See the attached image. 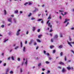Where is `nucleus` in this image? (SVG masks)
Returning a JSON list of instances; mask_svg holds the SVG:
<instances>
[{
    "instance_id": "obj_60",
    "label": "nucleus",
    "mask_w": 74,
    "mask_h": 74,
    "mask_svg": "<svg viewBox=\"0 0 74 74\" xmlns=\"http://www.w3.org/2000/svg\"><path fill=\"white\" fill-rule=\"evenodd\" d=\"M59 18L60 19H62V17H61V16H59Z\"/></svg>"
},
{
    "instance_id": "obj_8",
    "label": "nucleus",
    "mask_w": 74,
    "mask_h": 74,
    "mask_svg": "<svg viewBox=\"0 0 74 74\" xmlns=\"http://www.w3.org/2000/svg\"><path fill=\"white\" fill-rule=\"evenodd\" d=\"M23 51L24 52H26V47H23Z\"/></svg>"
},
{
    "instance_id": "obj_9",
    "label": "nucleus",
    "mask_w": 74,
    "mask_h": 74,
    "mask_svg": "<svg viewBox=\"0 0 74 74\" xmlns=\"http://www.w3.org/2000/svg\"><path fill=\"white\" fill-rule=\"evenodd\" d=\"M48 26L49 27H50V28L51 29L52 28V25H51V23H49L48 24Z\"/></svg>"
},
{
    "instance_id": "obj_16",
    "label": "nucleus",
    "mask_w": 74,
    "mask_h": 74,
    "mask_svg": "<svg viewBox=\"0 0 74 74\" xmlns=\"http://www.w3.org/2000/svg\"><path fill=\"white\" fill-rule=\"evenodd\" d=\"M18 48H19V46H17L14 48V49H15V50H16V49H18Z\"/></svg>"
},
{
    "instance_id": "obj_35",
    "label": "nucleus",
    "mask_w": 74,
    "mask_h": 74,
    "mask_svg": "<svg viewBox=\"0 0 74 74\" xmlns=\"http://www.w3.org/2000/svg\"><path fill=\"white\" fill-rule=\"evenodd\" d=\"M36 30V27H33V31H34Z\"/></svg>"
},
{
    "instance_id": "obj_27",
    "label": "nucleus",
    "mask_w": 74,
    "mask_h": 74,
    "mask_svg": "<svg viewBox=\"0 0 74 74\" xmlns=\"http://www.w3.org/2000/svg\"><path fill=\"white\" fill-rule=\"evenodd\" d=\"M21 48H22V47H23V45L22 44V41H21Z\"/></svg>"
},
{
    "instance_id": "obj_61",
    "label": "nucleus",
    "mask_w": 74,
    "mask_h": 74,
    "mask_svg": "<svg viewBox=\"0 0 74 74\" xmlns=\"http://www.w3.org/2000/svg\"><path fill=\"white\" fill-rule=\"evenodd\" d=\"M44 6H45V5L43 4L42 5V7H44Z\"/></svg>"
},
{
    "instance_id": "obj_31",
    "label": "nucleus",
    "mask_w": 74,
    "mask_h": 74,
    "mask_svg": "<svg viewBox=\"0 0 74 74\" xmlns=\"http://www.w3.org/2000/svg\"><path fill=\"white\" fill-rule=\"evenodd\" d=\"M50 47L51 49H52V48H53L54 47V46H51Z\"/></svg>"
},
{
    "instance_id": "obj_36",
    "label": "nucleus",
    "mask_w": 74,
    "mask_h": 74,
    "mask_svg": "<svg viewBox=\"0 0 74 74\" xmlns=\"http://www.w3.org/2000/svg\"><path fill=\"white\" fill-rule=\"evenodd\" d=\"M20 73H22V68H20Z\"/></svg>"
},
{
    "instance_id": "obj_43",
    "label": "nucleus",
    "mask_w": 74,
    "mask_h": 74,
    "mask_svg": "<svg viewBox=\"0 0 74 74\" xmlns=\"http://www.w3.org/2000/svg\"><path fill=\"white\" fill-rule=\"evenodd\" d=\"M3 66H6V63H5L3 64Z\"/></svg>"
},
{
    "instance_id": "obj_50",
    "label": "nucleus",
    "mask_w": 74,
    "mask_h": 74,
    "mask_svg": "<svg viewBox=\"0 0 74 74\" xmlns=\"http://www.w3.org/2000/svg\"><path fill=\"white\" fill-rule=\"evenodd\" d=\"M50 72H51V71H47L48 73H50Z\"/></svg>"
},
{
    "instance_id": "obj_37",
    "label": "nucleus",
    "mask_w": 74,
    "mask_h": 74,
    "mask_svg": "<svg viewBox=\"0 0 74 74\" xmlns=\"http://www.w3.org/2000/svg\"><path fill=\"white\" fill-rule=\"evenodd\" d=\"M43 53H44V54H45V55H47V53H46V51L45 50H44L43 51Z\"/></svg>"
},
{
    "instance_id": "obj_13",
    "label": "nucleus",
    "mask_w": 74,
    "mask_h": 74,
    "mask_svg": "<svg viewBox=\"0 0 74 74\" xmlns=\"http://www.w3.org/2000/svg\"><path fill=\"white\" fill-rule=\"evenodd\" d=\"M62 47H63V46L62 45H60L59 46L58 48H59V49H60L61 48H62Z\"/></svg>"
},
{
    "instance_id": "obj_24",
    "label": "nucleus",
    "mask_w": 74,
    "mask_h": 74,
    "mask_svg": "<svg viewBox=\"0 0 74 74\" xmlns=\"http://www.w3.org/2000/svg\"><path fill=\"white\" fill-rule=\"evenodd\" d=\"M27 60H26V61L25 62V64L26 66H27Z\"/></svg>"
},
{
    "instance_id": "obj_56",
    "label": "nucleus",
    "mask_w": 74,
    "mask_h": 74,
    "mask_svg": "<svg viewBox=\"0 0 74 74\" xmlns=\"http://www.w3.org/2000/svg\"><path fill=\"white\" fill-rule=\"evenodd\" d=\"M34 19H35V18H31V20H34Z\"/></svg>"
},
{
    "instance_id": "obj_18",
    "label": "nucleus",
    "mask_w": 74,
    "mask_h": 74,
    "mask_svg": "<svg viewBox=\"0 0 74 74\" xmlns=\"http://www.w3.org/2000/svg\"><path fill=\"white\" fill-rule=\"evenodd\" d=\"M8 39H4L3 42H5L6 41H8Z\"/></svg>"
},
{
    "instance_id": "obj_64",
    "label": "nucleus",
    "mask_w": 74,
    "mask_h": 74,
    "mask_svg": "<svg viewBox=\"0 0 74 74\" xmlns=\"http://www.w3.org/2000/svg\"><path fill=\"white\" fill-rule=\"evenodd\" d=\"M71 62V60H69L68 61V63H70V62Z\"/></svg>"
},
{
    "instance_id": "obj_34",
    "label": "nucleus",
    "mask_w": 74,
    "mask_h": 74,
    "mask_svg": "<svg viewBox=\"0 0 74 74\" xmlns=\"http://www.w3.org/2000/svg\"><path fill=\"white\" fill-rule=\"evenodd\" d=\"M31 15H32V13H29V15H28V17H29L30 16H31Z\"/></svg>"
},
{
    "instance_id": "obj_3",
    "label": "nucleus",
    "mask_w": 74,
    "mask_h": 74,
    "mask_svg": "<svg viewBox=\"0 0 74 74\" xmlns=\"http://www.w3.org/2000/svg\"><path fill=\"white\" fill-rule=\"evenodd\" d=\"M68 44L71 47H72V45H71V44H74V42H69L68 41Z\"/></svg>"
},
{
    "instance_id": "obj_22",
    "label": "nucleus",
    "mask_w": 74,
    "mask_h": 74,
    "mask_svg": "<svg viewBox=\"0 0 74 74\" xmlns=\"http://www.w3.org/2000/svg\"><path fill=\"white\" fill-rule=\"evenodd\" d=\"M42 35L40 34L38 36V38H40L41 37H42Z\"/></svg>"
},
{
    "instance_id": "obj_40",
    "label": "nucleus",
    "mask_w": 74,
    "mask_h": 74,
    "mask_svg": "<svg viewBox=\"0 0 74 74\" xmlns=\"http://www.w3.org/2000/svg\"><path fill=\"white\" fill-rule=\"evenodd\" d=\"M27 4H28V3L27 2L26 3H25L24 5H27Z\"/></svg>"
},
{
    "instance_id": "obj_41",
    "label": "nucleus",
    "mask_w": 74,
    "mask_h": 74,
    "mask_svg": "<svg viewBox=\"0 0 74 74\" xmlns=\"http://www.w3.org/2000/svg\"><path fill=\"white\" fill-rule=\"evenodd\" d=\"M1 27L2 28L4 27V25H2L1 26Z\"/></svg>"
},
{
    "instance_id": "obj_15",
    "label": "nucleus",
    "mask_w": 74,
    "mask_h": 74,
    "mask_svg": "<svg viewBox=\"0 0 74 74\" xmlns=\"http://www.w3.org/2000/svg\"><path fill=\"white\" fill-rule=\"evenodd\" d=\"M10 70V69L9 68H8L7 69H6V72L7 73H8V71H9Z\"/></svg>"
},
{
    "instance_id": "obj_54",
    "label": "nucleus",
    "mask_w": 74,
    "mask_h": 74,
    "mask_svg": "<svg viewBox=\"0 0 74 74\" xmlns=\"http://www.w3.org/2000/svg\"><path fill=\"white\" fill-rule=\"evenodd\" d=\"M29 34V31H27L26 33V34Z\"/></svg>"
},
{
    "instance_id": "obj_14",
    "label": "nucleus",
    "mask_w": 74,
    "mask_h": 74,
    "mask_svg": "<svg viewBox=\"0 0 74 74\" xmlns=\"http://www.w3.org/2000/svg\"><path fill=\"white\" fill-rule=\"evenodd\" d=\"M51 14L49 15L48 18H47V19H51Z\"/></svg>"
},
{
    "instance_id": "obj_30",
    "label": "nucleus",
    "mask_w": 74,
    "mask_h": 74,
    "mask_svg": "<svg viewBox=\"0 0 74 74\" xmlns=\"http://www.w3.org/2000/svg\"><path fill=\"white\" fill-rule=\"evenodd\" d=\"M37 45V42H34V45Z\"/></svg>"
},
{
    "instance_id": "obj_62",
    "label": "nucleus",
    "mask_w": 74,
    "mask_h": 74,
    "mask_svg": "<svg viewBox=\"0 0 74 74\" xmlns=\"http://www.w3.org/2000/svg\"><path fill=\"white\" fill-rule=\"evenodd\" d=\"M11 25V23H9V24H8V26H10V25Z\"/></svg>"
},
{
    "instance_id": "obj_32",
    "label": "nucleus",
    "mask_w": 74,
    "mask_h": 74,
    "mask_svg": "<svg viewBox=\"0 0 74 74\" xmlns=\"http://www.w3.org/2000/svg\"><path fill=\"white\" fill-rule=\"evenodd\" d=\"M10 74H13L14 73V72L12 71H11L10 72Z\"/></svg>"
},
{
    "instance_id": "obj_1",
    "label": "nucleus",
    "mask_w": 74,
    "mask_h": 74,
    "mask_svg": "<svg viewBox=\"0 0 74 74\" xmlns=\"http://www.w3.org/2000/svg\"><path fill=\"white\" fill-rule=\"evenodd\" d=\"M21 29H18L16 33V36H19V35H20V32H21Z\"/></svg>"
},
{
    "instance_id": "obj_2",
    "label": "nucleus",
    "mask_w": 74,
    "mask_h": 74,
    "mask_svg": "<svg viewBox=\"0 0 74 74\" xmlns=\"http://www.w3.org/2000/svg\"><path fill=\"white\" fill-rule=\"evenodd\" d=\"M60 12H61V14L62 15H63L64 16V15H66L67 14V12H64L62 10H59Z\"/></svg>"
},
{
    "instance_id": "obj_26",
    "label": "nucleus",
    "mask_w": 74,
    "mask_h": 74,
    "mask_svg": "<svg viewBox=\"0 0 74 74\" xmlns=\"http://www.w3.org/2000/svg\"><path fill=\"white\" fill-rule=\"evenodd\" d=\"M11 58L12 60H14V57L13 56H12Z\"/></svg>"
},
{
    "instance_id": "obj_33",
    "label": "nucleus",
    "mask_w": 74,
    "mask_h": 74,
    "mask_svg": "<svg viewBox=\"0 0 74 74\" xmlns=\"http://www.w3.org/2000/svg\"><path fill=\"white\" fill-rule=\"evenodd\" d=\"M17 60H18V62L21 61V59H20V58H17Z\"/></svg>"
},
{
    "instance_id": "obj_7",
    "label": "nucleus",
    "mask_w": 74,
    "mask_h": 74,
    "mask_svg": "<svg viewBox=\"0 0 74 74\" xmlns=\"http://www.w3.org/2000/svg\"><path fill=\"white\" fill-rule=\"evenodd\" d=\"M58 38V35L57 34L55 35L54 37V39H56V38Z\"/></svg>"
},
{
    "instance_id": "obj_63",
    "label": "nucleus",
    "mask_w": 74,
    "mask_h": 74,
    "mask_svg": "<svg viewBox=\"0 0 74 74\" xmlns=\"http://www.w3.org/2000/svg\"><path fill=\"white\" fill-rule=\"evenodd\" d=\"M49 20H48V21H47V24H48V23H49Z\"/></svg>"
},
{
    "instance_id": "obj_20",
    "label": "nucleus",
    "mask_w": 74,
    "mask_h": 74,
    "mask_svg": "<svg viewBox=\"0 0 74 74\" xmlns=\"http://www.w3.org/2000/svg\"><path fill=\"white\" fill-rule=\"evenodd\" d=\"M36 41H37V42H41V40L38 39H37L36 40Z\"/></svg>"
},
{
    "instance_id": "obj_53",
    "label": "nucleus",
    "mask_w": 74,
    "mask_h": 74,
    "mask_svg": "<svg viewBox=\"0 0 74 74\" xmlns=\"http://www.w3.org/2000/svg\"><path fill=\"white\" fill-rule=\"evenodd\" d=\"M20 14H22V13H23V12H22V11H20Z\"/></svg>"
},
{
    "instance_id": "obj_10",
    "label": "nucleus",
    "mask_w": 74,
    "mask_h": 74,
    "mask_svg": "<svg viewBox=\"0 0 74 74\" xmlns=\"http://www.w3.org/2000/svg\"><path fill=\"white\" fill-rule=\"evenodd\" d=\"M67 69L69 70H70L71 69V68H70V65L68 66L67 67Z\"/></svg>"
},
{
    "instance_id": "obj_57",
    "label": "nucleus",
    "mask_w": 74,
    "mask_h": 74,
    "mask_svg": "<svg viewBox=\"0 0 74 74\" xmlns=\"http://www.w3.org/2000/svg\"><path fill=\"white\" fill-rule=\"evenodd\" d=\"M55 52H56L55 50H53V53H55Z\"/></svg>"
},
{
    "instance_id": "obj_59",
    "label": "nucleus",
    "mask_w": 74,
    "mask_h": 74,
    "mask_svg": "<svg viewBox=\"0 0 74 74\" xmlns=\"http://www.w3.org/2000/svg\"><path fill=\"white\" fill-rule=\"evenodd\" d=\"M71 30H74V27L71 28Z\"/></svg>"
},
{
    "instance_id": "obj_19",
    "label": "nucleus",
    "mask_w": 74,
    "mask_h": 74,
    "mask_svg": "<svg viewBox=\"0 0 74 74\" xmlns=\"http://www.w3.org/2000/svg\"><path fill=\"white\" fill-rule=\"evenodd\" d=\"M41 65V63H39L38 64V67H40Z\"/></svg>"
},
{
    "instance_id": "obj_11",
    "label": "nucleus",
    "mask_w": 74,
    "mask_h": 74,
    "mask_svg": "<svg viewBox=\"0 0 74 74\" xmlns=\"http://www.w3.org/2000/svg\"><path fill=\"white\" fill-rule=\"evenodd\" d=\"M59 64H61V65H64V64L63 62H60L59 63Z\"/></svg>"
},
{
    "instance_id": "obj_55",
    "label": "nucleus",
    "mask_w": 74,
    "mask_h": 74,
    "mask_svg": "<svg viewBox=\"0 0 74 74\" xmlns=\"http://www.w3.org/2000/svg\"><path fill=\"white\" fill-rule=\"evenodd\" d=\"M69 24V23L68 22L67 23V24L66 25V26H67V25H68Z\"/></svg>"
},
{
    "instance_id": "obj_48",
    "label": "nucleus",
    "mask_w": 74,
    "mask_h": 74,
    "mask_svg": "<svg viewBox=\"0 0 74 74\" xmlns=\"http://www.w3.org/2000/svg\"><path fill=\"white\" fill-rule=\"evenodd\" d=\"M32 42H30L29 43V45H32Z\"/></svg>"
},
{
    "instance_id": "obj_38",
    "label": "nucleus",
    "mask_w": 74,
    "mask_h": 74,
    "mask_svg": "<svg viewBox=\"0 0 74 74\" xmlns=\"http://www.w3.org/2000/svg\"><path fill=\"white\" fill-rule=\"evenodd\" d=\"M60 55L61 56H63V52H61V53H60Z\"/></svg>"
},
{
    "instance_id": "obj_5",
    "label": "nucleus",
    "mask_w": 74,
    "mask_h": 74,
    "mask_svg": "<svg viewBox=\"0 0 74 74\" xmlns=\"http://www.w3.org/2000/svg\"><path fill=\"white\" fill-rule=\"evenodd\" d=\"M8 20L9 22L12 23V18H8Z\"/></svg>"
},
{
    "instance_id": "obj_29",
    "label": "nucleus",
    "mask_w": 74,
    "mask_h": 74,
    "mask_svg": "<svg viewBox=\"0 0 74 74\" xmlns=\"http://www.w3.org/2000/svg\"><path fill=\"white\" fill-rule=\"evenodd\" d=\"M60 37H63V34L62 33H60Z\"/></svg>"
},
{
    "instance_id": "obj_39",
    "label": "nucleus",
    "mask_w": 74,
    "mask_h": 74,
    "mask_svg": "<svg viewBox=\"0 0 74 74\" xmlns=\"http://www.w3.org/2000/svg\"><path fill=\"white\" fill-rule=\"evenodd\" d=\"M33 41H34V40L33 39H31V41H30V42H33Z\"/></svg>"
},
{
    "instance_id": "obj_47",
    "label": "nucleus",
    "mask_w": 74,
    "mask_h": 74,
    "mask_svg": "<svg viewBox=\"0 0 74 74\" xmlns=\"http://www.w3.org/2000/svg\"><path fill=\"white\" fill-rule=\"evenodd\" d=\"M35 10L36 11H38V9L37 8H35Z\"/></svg>"
},
{
    "instance_id": "obj_42",
    "label": "nucleus",
    "mask_w": 74,
    "mask_h": 74,
    "mask_svg": "<svg viewBox=\"0 0 74 74\" xmlns=\"http://www.w3.org/2000/svg\"><path fill=\"white\" fill-rule=\"evenodd\" d=\"M71 51L73 53V54H74V51H73V50H71Z\"/></svg>"
},
{
    "instance_id": "obj_25",
    "label": "nucleus",
    "mask_w": 74,
    "mask_h": 74,
    "mask_svg": "<svg viewBox=\"0 0 74 74\" xmlns=\"http://www.w3.org/2000/svg\"><path fill=\"white\" fill-rule=\"evenodd\" d=\"M45 63H46V64H49V63H50V62H49L48 61H46Z\"/></svg>"
},
{
    "instance_id": "obj_12",
    "label": "nucleus",
    "mask_w": 74,
    "mask_h": 74,
    "mask_svg": "<svg viewBox=\"0 0 74 74\" xmlns=\"http://www.w3.org/2000/svg\"><path fill=\"white\" fill-rule=\"evenodd\" d=\"M69 19H66L65 20V21H64V23H66V22H67V21H69Z\"/></svg>"
},
{
    "instance_id": "obj_46",
    "label": "nucleus",
    "mask_w": 74,
    "mask_h": 74,
    "mask_svg": "<svg viewBox=\"0 0 74 74\" xmlns=\"http://www.w3.org/2000/svg\"><path fill=\"white\" fill-rule=\"evenodd\" d=\"M40 29H38L37 30L38 32H40Z\"/></svg>"
},
{
    "instance_id": "obj_45",
    "label": "nucleus",
    "mask_w": 74,
    "mask_h": 74,
    "mask_svg": "<svg viewBox=\"0 0 74 74\" xmlns=\"http://www.w3.org/2000/svg\"><path fill=\"white\" fill-rule=\"evenodd\" d=\"M64 58V60L65 61H66V60H67V59H66V56H65Z\"/></svg>"
},
{
    "instance_id": "obj_52",
    "label": "nucleus",
    "mask_w": 74,
    "mask_h": 74,
    "mask_svg": "<svg viewBox=\"0 0 74 74\" xmlns=\"http://www.w3.org/2000/svg\"><path fill=\"white\" fill-rule=\"evenodd\" d=\"M10 59H11V57H9L8 58V60H10Z\"/></svg>"
},
{
    "instance_id": "obj_17",
    "label": "nucleus",
    "mask_w": 74,
    "mask_h": 74,
    "mask_svg": "<svg viewBox=\"0 0 74 74\" xmlns=\"http://www.w3.org/2000/svg\"><path fill=\"white\" fill-rule=\"evenodd\" d=\"M28 5H32V2H28Z\"/></svg>"
},
{
    "instance_id": "obj_51",
    "label": "nucleus",
    "mask_w": 74,
    "mask_h": 74,
    "mask_svg": "<svg viewBox=\"0 0 74 74\" xmlns=\"http://www.w3.org/2000/svg\"><path fill=\"white\" fill-rule=\"evenodd\" d=\"M58 68L60 69H62V67L60 66H58Z\"/></svg>"
},
{
    "instance_id": "obj_28",
    "label": "nucleus",
    "mask_w": 74,
    "mask_h": 74,
    "mask_svg": "<svg viewBox=\"0 0 74 74\" xmlns=\"http://www.w3.org/2000/svg\"><path fill=\"white\" fill-rule=\"evenodd\" d=\"M42 21V19H39L37 20L38 21L40 22V21Z\"/></svg>"
},
{
    "instance_id": "obj_21",
    "label": "nucleus",
    "mask_w": 74,
    "mask_h": 74,
    "mask_svg": "<svg viewBox=\"0 0 74 74\" xmlns=\"http://www.w3.org/2000/svg\"><path fill=\"white\" fill-rule=\"evenodd\" d=\"M4 13L5 15L7 14V11H6V10H4Z\"/></svg>"
},
{
    "instance_id": "obj_49",
    "label": "nucleus",
    "mask_w": 74,
    "mask_h": 74,
    "mask_svg": "<svg viewBox=\"0 0 74 74\" xmlns=\"http://www.w3.org/2000/svg\"><path fill=\"white\" fill-rule=\"evenodd\" d=\"M27 41H26L25 42V44H27Z\"/></svg>"
},
{
    "instance_id": "obj_23",
    "label": "nucleus",
    "mask_w": 74,
    "mask_h": 74,
    "mask_svg": "<svg viewBox=\"0 0 74 74\" xmlns=\"http://www.w3.org/2000/svg\"><path fill=\"white\" fill-rule=\"evenodd\" d=\"M18 10H16L14 11V13H15V14H17V13H18Z\"/></svg>"
},
{
    "instance_id": "obj_58",
    "label": "nucleus",
    "mask_w": 74,
    "mask_h": 74,
    "mask_svg": "<svg viewBox=\"0 0 74 74\" xmlns=\"http://www.w3.org/2000/svg\"><path fill=\"white\" fill-rule=\"evenodd\" d=\"M69 40L70 41H71V39L70 38H69Z\"/></svg>"
},
{
    "instance_id": "obj_4",
    "label": "nucleus",
    "mask_w": 74,
    "mask_h": 74,
    "mask_svg": "<svg viewBox=\"0 0 74 74\" xmlns=\"http://www.w3.org/2000/svg\"><path fill=\"white\" fill-rule=\"evenodd\" d=\"M13 21L14 23H16V22H17V20L16 19V18H13Z\"/></svg>"
},
{
    "instance_id": "obj_6",
    "label": "nucleus",
    "mask_w": 74,
    "mask_h": 74,
    "mask_svg": "<svg viewBox=\"0 0 74 74\" xmlns=\"http://www.w3.org/2000/svg\"><path fill=\"white\" fill-rule=\"evenodd\" d=\"M66 69L64 68H62V73H65L66 71Z\"/></svg>"
},
{
    "instance_id": "obj_44",
    "label": "nucleus",
    "mask_w": 74,
    "mask_h": 74,
    "mask_svg": "<svg viewBox=\"0 0 74 74\" xmlns=\"http://www.w3.org/2000/svg\"><path fill=\"white\" fill-rule=\"evenodd\" d=\"M52 58H51V57H49V60H52Z\"/></svg>"
}]
</instances>
